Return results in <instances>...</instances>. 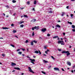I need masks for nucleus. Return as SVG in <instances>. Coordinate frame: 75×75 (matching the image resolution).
<instances>
[{"label":"nucleus","mask_w":75,"mask_h":75,"mask_svg":"<svg viewBox=\"0 0 75 75\" xmlns=\"http://www.w3.org/2000/svg\"><path fill=\"white\" fill-rule=\"evenodd\" d=\"M31 61L30 62L31 63H32L33 64H35V63L34 62H35V59H29Z\"/></svg>","instance_id":"1"},{"label":"nucleus","mask_w":75,"mask_h":75,"mask_svg":"<svg viewBox=\"0 0 75 75\" xmlns=\"http://www.w3.org/2000/svg\"><path fill=\"white\" fill-rule=\"evenodd\" d=\"M58 42V44L60 43L61 45H64V42L63 41L59 40Z\"/></svg>","instance_id":"2"},{"label":"nucleus","mask_w":75,"mask_h":75,"mask_svg":"<svg viewBox=\"0 0 75 75\" xmlns=\"http://www.w3.org/2000/svg\"><path fill=\"white\" fill-rule=\"evenodd\" d=\"M28 69H29V71H30V72H32V73H34V72L33 71H32V69L30 67H28Z\"/></svg>","instance_id":"3"},{"label":"nucleus","mask_w":75,"mask_h":75,"mask_svg":"<svg viewBox=\"0 0 75 75\" xmlns=\"http://www.w3.org/2000/svg\"><path fill=\"white\" fill-rule=\"evenodd\" d=\"M41 31L42 32H45L47 31V29L46 28H43L41 29Z\"/></svg>","instance_id":"4"},{"label":"nucleus","mask_w":75,"mask_h":75,"mask_svg":"<svg viewBox=\"0 0 75 75\" xmlns=\"http://www.w3.org/2000/svg\"><path fill=\"white\" fill-rule=\"evenodd\" d=\"M54 71H59V68H58L55 67L54 68Z\"/></svg>","instance_id":"5"},{"label":"nucleus","mask_w":75,"mask_h":75,"mask_svg":"<svg viewBox=\"0 0 75 75\" xmlns=\"http://www.w3.org/2000/svg\"><path fill=\"white\" fill-rule=\"evenodd\" d=\"M56 27L57 28H61V26L60 25H59L57 24V25H56Z\"/></svg>","instance_id":"6"},{"label":"nucleus","mask_w":75,"mask_h":75,"mask_svg":"<svg viewBox=\"0 0 75 75\" xmlns=\"http://www.w3.org/2000/svg\"><path fill=\"white\" fill-rule=\"evenodd\" d=\"M66 54H67V56H68V55H69L70 54V53L69 52V51H67V53H66Z\"/></svg>","instance_id":"7"},{"label":"nucleus","mask_w":75,"mask_h":75,"mask_svg":"<svg viewBox=\"0 0 75 75\" xmlns=\"http://www.w3.org/2000/svg\"><path fill=\"white\" fill-rule=\"evenodd\" d=\"M14 69H17V70H18V71H20V69L19 67H14Z\"/></svg>","instance_id":"8"},{"label":"nucleus","mask_w":75,"mask_h":75,"mask_svg":"<svg viewBox=\"0 0 75 75\" xmlns=\"http://www.w3.org/2000/svg\"><path fill=\"white\" fill-rule=\"evenodd\" d=\"M35 21H36V20L35 19H33L31 21V22H32V23H34V22H35Z\"/></svg>","instance_id":"9"},{"label":"nucleus","mask_w":75,"mask_h":75,"mask_svg":"<svg viewBox=\"0 0 75 75\" xmlns=\"http://www.w3.org/2000/svg\"><path fill=\"white\" fill-rule=\"evenodd\" d=\"M16 65V64L15 63H13V62H12V64H11V66H14V65Z\"/></svg>","instance_id":"10"},{"label":"nucleus","mask_w":75,"mask_h":75,"mask_svg":"<svg viewBox=\"0 0 75 75\" xmlns=\"http://www.w3.org/2000/svg\"><path fill=\"white\" fill-rule=\"evenodd\" d=\"M67 51H63L62 52V54H67Z\"/></svg>","instance_id":"11"},{"label":"nucleus","mask_w":75,"mask_h":75,"mask_svg":"<svg viewBox=\"0 0 75 75\" xmlns=\"http://www.w3.org/2000/svg\"><path fill=\"white\" fill-rule=\"evenodd\" d=\"M67 65H68L69 66H71V64L70 62H67Z\"/></svg>","instance_id":"12"},{"label":"nucleus","mask_w":75,"mask_h":75,"mask_svg":"<svg viewBox=\"0 0 75 75\" xmlns=\"http://www.w3.org/2000/svg\"><path fill=\"white\" fill-rule=\"evenodd\" d=\"M35 53H36V54H38L39 53V52L38 51V50H36L34 52Z\"/></svg>","instance_id":"13"},{"label":"nucleus","mask_w":75,"mask_h":75,"mask_svg":"<svg viewBox=\"0 0 75 75\" xmlns=\"http://www.w3.org/2000/svg\"><path fill=\"white\" fill-rule=\"evenodd\" d=\"M2 28H3V29H4V30H7V29H8V28L7 27H3Z\"/></svg>","instance_id":"14"},{"label":"nucleus","mask_w":75,"mask_h":75,"mask_svg":"<svg viewBox=\"0 0 75 75\" xmlns=\"http://www.w3.org/2000/svg\"><path fill=\"white\" fill-rule=\"evenodd\" d=\"M21 54H22V52H18V54H19V55H21Z\"/></svg>","instance_id":"15"},{"label":"nucleus","mask_w":75,"mask_h":75,"mask_svg":"<svg viewBox=\"0 0 75 75\" xmlns=\"http://www.w3.org/2000/svg\"><path fill=\"white\" fill-rule=\"evenodd\" d=\"M67 23H69V24H70L71 25L72 24V22H69V21H68Z\"/></svg>","instance_id":"16"},{"label":"nucleus","mask_w":75,"mask_h":75,"mask_svg":"<svg viewBox=\"0 0 75 75\" xmlns=\"http://www.w3.org/2000/svg\"><path fill=\"white\" fill-rule=\"evenodd\" d=\"M72 27L73 28H74V29H75V25H72Z\"/></svg>","instance_id":"17"},{"label":"nucleus","mask_w":75,"mask_h":75,"mask_svg":"<svg viewBox=\"0 0 75 75\" xmlns=\"http://www.w3.org/2000/svg\"><path fill=\"white\" fill-rule=\"evenodd\" d=\"M17 31L16 30H13V33H16Z\"/></svg>","instance_id":"18"},{"label":"nucleus","mask_w":75,"mask_h":75,"mask_svg":"<svg viewBox=\"0 0 75 75\" xmlns=\"http://www.w3.org/2000/svg\"><path fill=\"white\" fill-rule=\"evenodd\" d=\"M43 61H44L45 63H48V61L45 60H43Z\"/></svg>","instance_id":"19"},{"label":"nucleus","mask_w":75,"mask_h":75,"mask_svg":"<svg viewBox=\"0 0 75 75\" xmlns=\"http://www.w3.org/2000/svg\"><path fill=\"white\" fill-rule=\"evenodd\" d=\"M32 42H35V43H37V41H36L35 40H33L32 41Z\"/></svg>","instance_id":"20"},{"label":"nucleus","mask_w":75,"mask_h":75,"mask_svg":"<svg viewBox=\"0 0 75 75\" xmlns=\"http://www.w3.org/2000/svg\"><path fill=\"white\" fill-rule=\"evenodd\" d=\"M34 4H35V5L36 4H37V1H34Z\"/></svg>","instance_id":"21"},{"label":"nucleus","mask_w":75,"mask_h":75,"mask_svg":"<svg viewBox=\"0 0 75 75\" xmlns=\"http://www.w3.org/2000/svg\"><path fill=\"white\" fill-rule=\"evenodd\" d=\"M58 38V36H55L53 37V38Z\"/></svg>","instance_id":"22"},{"label":"nucleus","mask_w":75,"mask_h":75,"mask_svg":"<svg viewBox=\"0 0 75 75\" xmlns=\"http://www.w3.org/2000/svg\"><path fill=\"white\" fill-rule=\"evenodd\" d=\"M65 15V13L64 12H62V16H63Z\"/></svg>","instance_id":"23"},{"label":"nucleus","mask_w":75,"mask_h":75,"mask_svg":"<svg viewBox=\"0 0 75 75\" xmlns=\"http://www.w3.org/2000/svg\"><path fill=\"white\" fill-rule=\"evenodd\" d=\"M42 74H45V75L46 74V73H45V72L43 71H42Z\"/></svg>","instance_id":"24"},{"label":"nucleus","mask_w":75,"mask_h":75,"mask_svg":"<svg viewBox=\"0 0 75 75\" xmlns=\"http://www.w3.org/2000/svg\"><path fill=\"white\" fill-rule=\"evenodd\" d=\"M24 17H28V16L27 15H24Z\"/></svg>","instance_id":"25"},{"label":"nucleus","mask_w":75,"mask_h":75,"mask_svg":"<svg viewBox=\"0 0 75 75\" xmlns=\"http://www.w3.org/2000/svg\"><path fill=\"white\" fill-rule=\"evenodd\" d=\"M31 45H34V43L33 42H31Z\"/></svg>","instance_id":"26"},{"label":"nucleus","mask_w":75,"mask_h":75,"mask_svg":"<svg viewBox=\"0 0 75 75\" xmlns=\"http://www.w3.org/2000/svg\"><path fill=\"white\" fill-rule=\"evenodd\" d=\"M12 2L14 3H16V1L14 0H13L12 1Z\"/></svg>","instance_id":"27"},{"label":"nucleus","mask_w":75,"mask_h":75,"mask_svg":"<svg viewBox=\"0 0 75 75\" xmlns=\"http://www.w3.org/2000/svg\"><path fill=\"white\" fill-rule=\"evenodd\" d=\"M24 27L23 25H20V27Z\"/></svg>","instance_id":"28"},{"label":"nucleus","mask_w":75,"mask_h":75,"mask_svg":"<svg viewBox=\"0 0 75 75\" xmlns=\"http://www.w3.org/2000/svg\"><path fill=\"white\" fill-rule=\"evenodd\" d=\"M28 40H26L25 42V43H27V42H28Z\"/></svg>","instance_id":"29"},{"label":"nucleus","mask_w":75,"mask_h":75,"mask_svg":"<svg viewBox=\"0 0 75 75\" xmlns=\"http://www.w3.org/2000/svg\"><path fill=\"white\" fill-rule=\"evenodd\" d=\"M51 57L53 59H55V58H54V57L52 56Z\"/></svg>","instance_id":"30"},{"label":"nucleus","mask_w":75,"mask_h":75,"mask_svg":"<svg viewBox=\"0 0 75 75\" xmlns=\"http://www.w3.org/2000/svg\"><path fill=\"white\" fill-rule=\"evenodd\" d=\"M39 29V27L38 26L36 27V30H38Z\"/></svg>","instance_id":"31"},{"label":"nucleus","mask_w":75,"mask_h":75,"mask_svg":"<svg viewBox=\"0 0 75 75\" xmlns=\"http://www.w3.org/2000/svg\"><path fill=\"white\" fill-rule=\"evenodd\" d=\"M34 35V32H33L32 33V36Z\"/></svg>","instance_id":"32"},{"label":"nucleus","mask_w":75,"mask_h":75,"mask_svg":"<svg viewBox=\"0 0 75 75\" xmlns=\"http://www.w3.org/2000/svg\"><path fill=\"white\" fill-rule=\"evenodd\" d=\"M73 16H74V15H73V14H71V17H73Z\"/></svg>","instance_id":"33"},{"label":"nucleus","mask_w":75,"mask_h":75,"mask_svg":"<svg viewBox=\"0 0 75 75\" xmlns=\"http://www.w3.org/2000/svg\"><path fill=\"white\" fill-rule=\"evenodd\" d=\"M24 22V21H21L20 22V24H22V23H23Z\"/></svg>","instance_id":"34"},{"label":"nucleus","mask_w":75,"mask_h":75,"mask_svg":"<svg viewBox=\"0 0 75 75\" xmlns=\"http://www.w3.org/2000/svg\"><path fill=\"white\" fill-rule=\"evenodd\" d=\"M39 52L40 54L41 55V52H40V51L39 50Z\"/></svg>","instance_id":"35"},{"label":"nucleus","mask_w":75,"mask_h":75,"mask_svg":"<svg viewBox=\"0 0 75 75\" xmlns=\"http://www.w3.org/2000/svg\"><path fill=\"white\" fill-rule=\"evenodd\" d=\"M20 51V49H18L16 51H17V52Z\"/></svg>","instance_id":"36"},{"label":"nucleus","mask_w":75,"mask_h":75,"mask_svg":"<svg viewBox=\"0 0 75 75\" xmlns=\"http://www.w3.org/2000/svg\"><path fill=\"white\" fill-rule=\"evenodd\" d=\"M30 1H28L27 2V4H28V5H29V4H30Z\"/></svg>","instance_id":"37"},{"label":"nucleus","mask_w":75,"mask_h":75,"mask_svg":"<svg viewBox=\"0 0 75 75\" xmlns=\"http://www.w3.org/2000/svg\"><path fill=\"white\" fill-rule=\"evenodd\" d=\"M47 36H48V37H50V34H47Z\"/></svg>","instance_id":"38"},{"label":"nucleus","mask_w":75,"mask_h":75,"mask_svg":"<svg viewBox=\"0 0 75 75\" xmlns=\"http://www.w3.org/2000/svg\"><path fill=\"white\" fill-rule=\"evenodd\" d=\"M15 15H16V13H14L13 15V16H15Z\"/></svg>","instance_id":"39"},{"label":"nucleus","mask_w":75,"mask_h":75,"mask_svg":"<svg viewBox=\"0 0 75 75\" xmlns=\"http://www.w3.org/2000/svg\"><path fill=\"white\" fill-rule=\"evenodd\" d=\"M52 13V11H50L49 12V13Z\"/></svg>","instance_id":"40"},{"label":"nucleus","mask_w":75,"mask_h":75,"mask_svg":"<svg viewBox=\"0 0 75 75\" xmlns=\"http://www.w3.org/2000/svg\"><path fill=\"white\" fill-rule=\"evenodd\" d=\"M2 55L3 57H5V54H2Z\"/></svg>","instance_id":"41"},{"label":"nucleus","mask_w":75,"mask_h":75,"mask_svg":"<svg viewBox=\"0 0 75 75\" xmlns=\"http://www.w3.org/2000/svg\"><path fill=\"white\" fill-rule=\"evenodd\" d=\"M11 27H13L14 26V24L13 23H12L11 25Z\"/></svg>","instance_id":"42"},{"label":"nucleus","mask_w":75,"mask_h":75,"mask_svg":"<svg viewBox=\"0 0 75 75\" xmlns=\"http://www.w3.org/2000/svg\"><path fill=\"white\" fill-rule=\"evenodd\" d=\"M11 45L12 46V47H14V45Z\"/></svg>","instance_id":"43"},{"label":"nucleus","mask_w":75,"mask_h":75,"mask_svg":"<svg viewBox=\"0 0 75 75\" xmlns=\"http://www.w3.org/2000/svg\"><path fill=\"white\" fill-rule=\"evenodd\" d=\"M72 31H73L74 32H75V29H73L72 30Z\"/></svg>","instance_id":"44"},{"label":"nucleus","mask_w":75,"mask_h":75,"mask_svg":"<svg viewBox=\"0 0 75 75\" xmlns=\"http://www.w3.org/2000/svg\"><path fill=\"white\" fill-rule=\"evenodd\" d=\"M44 48L45 49H47V47L45 46L44 47Z\"/></svg>","instance_id":"45"},{"label":"nucleus","mask_w":75,"mask_h":75,"mask_svg":"<svg viewBox=\"0 0 75 75\" xmlns=\"http://www.w3.org/2000/svg\"><path fill=\"white\" fill-rule=\"evenodd\" d=\"M32 10H33V11H35V8H33L32 9Z\"/></svg>","instance_id":"46"},{"label":"nucleus","mask_w":75,"mask_h":75,"mask_svg":"<svg viewBox=\"0 0 75 75\" xmlns=\"http://www.w3.org/2000/svg\"><path fill=\"white\" fill-rule=\"evenodd\" d=\"M58 50L59 51H61V49H58Z\"/></svg>","instance_id":"47"},{"label":"nucleus","mask_w":75,"mask_h":75,"mask_svg":"<svg viewBox=\"0 0 75 75\" xmlns=\"http://www.w3.org/2000/svg\"><path fill=\"white\" fill-rule=\"evenodd\" d=\"M21 49V50H23V51H25V49H24V48H22Z\"/></svg>","instance_id":"48"},{"label":"nucleus","mask_w":75,"mask_h":75,"mask_svg":"<svg viewBox=\"0 0 75 75\" xmlns=\"http://www.w3.org/2000/svg\"><path fill=\"white\" fill-rule=\"evenodd\" d=\"M6 7H7V8H9V7L8 6V5H6Z\"/></svg>","instance_id":"49"},{"label":"nucleus","mask_w":75,"mask_h":75,"mask_svg":"<svg viewBox=\"0 0 75 75\" xmlns=\"http://www.w3.org/2000/svg\"><path fill=\"white\" fill-rule=\"evenodd\" d=\"M34 29H36V28H37V26H35V27H34Z\"/></svg>","instance_id":"50"},{"label":"nucleus","mask_w":75,"mask_h":75,"mask_svg":"<svg viewBox=\"0 0 75 75\" xmlns=\"http://www.w3.org/2000/svg\"><path fill=\"white\" fill-rule=\"evenodd\" d=\"M45 53H46V54H48V53L47 52V51H45Z\"/></svg>","instance_id":"51"},{"label":"nucleus","mask_w":75,"mask_h":75,"mask_svg":"<svg viewBox=\"0 0 75 75\" xmlns=\"http://www.w3.org/2000/svg\"><path fill=\"white\" fill-rule=\"evenodd\" d=\"M62 70L63 71H65V70H64L63 68L62 69Z\"/></svg>","instance_id":"52"},{"label":"nucleus","mask_w":75,"mask_h":75,"mask_svg":"<svg viewBox=\"0 0 75 75\" xmlns=\"http://www.w3.org/2000/svg\"><path fill=\"white\" fill-rule=\"evenodd\" d=\"M27 58H30V57H29V56H27Z\"/></svg>","instance_id":"53"},{"label":"nucleus","mask_w":75,"mask_h":75,"mask_svg":"<svg viewBox=\"0 0 75 75\" xmlns=\"http://www.w3.org/2000/svg\"><path fill=\"white\" fill-rule=\"evenodd\" d=\"M32 30H34V28H32Z\"/></svg>","instance_id":"54"},{"label":"nucleus","mask_w":75,"mask_h":75,"mask_svg":"<svg viewBox=\"0 0 75 75\" xmlns=\"http://www.w3.org/2000/svg\"><path fill=\"white\" fill-rule=\"evenodd\" d=\"M16 71L14 70H13V71H12V72H15Z\"/></svg>","instance_id":"55"},{"label":"nucleus","mask_w":75,"mask_h":75,"mask_svg":"<svg viewBox=\"0 0 75 75\" xmlns=\"http://www.w3.org/2000/svg\"><path fill=\"white\" fill-rule=\"evenodd\" d=\"M47 52H50V50H47Z\"/></svg>","instance_id":"56"},{"label":"nucleus","mask_w":75,"mask_h":75,"mask_svg":"<svg viewBox=\"0 0 75 75\" xmlns=\"http://www.w3.org/2000/svg\"><path fill=\"white\" fill-rule=\"evenodd\" d=\"M67 8H69V6H67L66 7Z\"/></svg>","instance_id":"57"},{"label":"nucleus","mask_w":75,"mask_h":75,"mask_svg":"<svg viewBox=\"0 0 75 75\" xmlns=\"http://www.w3.org/2000/svg\"><path fill=\"white\" fill-rule=\"evenodd\" d=\"M63 34L64 35H65V33H63Z\"/></svg>","instance_id":"58"},{"label":"nucleus","mask_w":75,"mask_h":75,"mask_svg":"<svg viewBox=\"0 0 75 75\" xmlns=\"http://www.w3.org/2000/svg\"><path fill=\"white\" fill-rule=\"evenodd\" d=\"M71 72L72 73H74V71L73 70H72Z\"/></svg>","instance_id":"59"},{"label":"nucleus","mask_w":75,"mask_h":75,"mask_svg":"<svg viewBox=\"0 0 75 75\" xmlns=\"http://www.w3.org/2000/svg\"><path fill=\"white\" fill-rule=\"evenodd\" d=\"M39 39H40V40H41V39H42V38L40 37Z\"/></svg>","instance_id":"60"},{"label":"nucleus","mask_w":75,"mask_h":75,"mask_svg":"<svg viewBox=\"0 0 75 75\" xmlns=\"http://www.w3.org/2000/svg\"><path fill=\"white\" fill-rule=\"evenodd\" d=\"M58 38L57 39V40H59V38L58 37V38Z\"/></svg>","instance_id":"61"},{"label":"nucleus","mask_w":75,"mask_h":75,"mask_svg":"<svg viewBox=\"0 0 75 75\" xmlns=\"http://www.w3.org/2000/svg\"><path fill=\"white\" fill-rule=\"evenodd\" d=\"M15 37H16V38H18V37H17V36H15Z\"/></svg>","instance_id":"62"},{"label":"nucleus","mask_w":75,"mask_h":75,"mask_svg":"<svg viewBox=\"0 0 75 75\" xmlns=\"http://www.w3.org/2000/svg\"><path fill=\"white\" fill-rule=\"evenodd\" d=\"M24 75V73H22L21 75Z\"/></svg>","instance_id":"63"},{"label":"nucleus","mask_w":75,"mask_h":75,"mask_svg":"<svg viewBox=\"0 0 75 75\" xmlns=\"http://www.w3.org/2000/svg\"><path fill=\"white\" fill-rule=\"evenodd\" d=\"M0 39H3V38H0Z\"/></svg>","instance_id":"64"}]
</instances>
